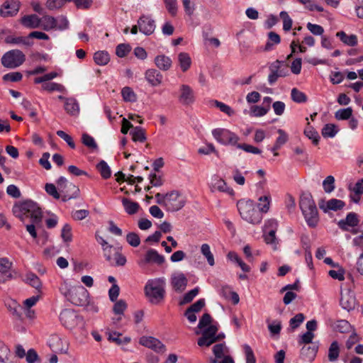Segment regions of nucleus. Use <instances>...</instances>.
Segmentation results:
<instances>
[{
    "instance_id": "1",
    "label": "nucleus",
    "mask_w": 363,
    "mask_h": 363,
    "mask_svg": "<svg viewBox=\"0 0 363 363\" xmlns=\"http://www.w3.org/2000/svg\"><path fill=\"white\" fill-rule=\"evenodd\" d=\"M61 294L72 303L84 306L89 303V294L82 286H72L67 281H64L60 286Z\"/></svg>"
},
{
    "instance_id": "2",
    "label": "nucleus",
    "mask_w": 363,
    "mask_h": 363,
    "mask_svg": "<svg viewBox=\"0 0 363 363\" xmlns=\"http://www.w3.org/2000/svg\"><path fill=\"white\" fill-rule=\"evenodd\" d=\"M13 214L23 220L30 217L34 223H38L42 219V211L38 205L30 200L25 201L16 204L13 207Z\"/></svg>"
},
{
    "instance_id": "3",
    "label": "nucleus",
    "mask_w": 363,
    "mask_h": 363,
    "mask_svg": "<svg viewBox=\"0 0 363 363\" xmlns=\"http://www.w3.org/2000/svg\"><path fill=\"white\" fill-rule=\"evenodd\" d=\"M155 199L157 204L171 212L179 211L186 203L184 196L177 191H172L165 194L157 193L155 194Z\"/></svg>"
},
{
    "instance_id": "4",
    "label": "nucleus",
    "mask_w": 363,
    "mask_h": 363,
    "mask_svg": "<svg viewBox=\"0 0 363 363\" xmlns=\"http://www.w3.org/2000/svg\"><path fill=\"white\" fill-rule=\"evenodd\" d=\"M166 279L159 277L149 279L145 286V293L149 301L153 304L159 303L164 296Z\"/></svg>"
},
{
    "instance_id": "5",
    "label": "nucleus",
    "mask_w": 363,
    "mask_h": 363,
    "mask_svg": "<svg viewBox=\"0 0 363 363\" xmlns=\"http://www.w3.org/2000/svg\"><path fill=\"white\" fill-rule=\"evenodd\" d=\"M299 206L307 224L315 227L318 223V216L312 196L310 194H303L300 198Z\"/></svg>"
},
{
    "instance_id": "6",
    "label": "nucleus",
    "mask_w": 363,
    "mask_h": 363,
    "mask_svg": "<svg viewBox=\"0 0 363 363\" xmlns=\"http://www.w3.org/2000/svg\"><path fill=\"white\" fill-rule=\"evenodd\" d=\"M237 206L243 220L253 225L261 223L263 216L252 200H240L238 202Z\"/></svg>"
},
{
    "instance_id": "7",
    "label": "nucleus",
    "mask_w": 363,
    "mask_h": 363,
    "mask_svg": "<svg viewBox=\"0 0 363 363\" xmlns=\"http://www.w3.org/2000/svg\"><path fill=\"white\" fill-rule=\"evenodd\" d=\"M62 324L69 330L78 328L85 330V321L84 318L71 309L63 310L60 315Z\"/></svg>"
},
{
    "instance_id": "8",
    "label": "nucleus",
    "mask_w": 363,
    "mask_h": 363,
    "mask_svg": "<svg viewBox=\"0 0 363 363\" xmlns=\"http://www.w3.org/2000/svg\"><path fill=\"white\" fill-rule=\"evenodd\" d=\"M25 60L26 56L23 52L17 49L6 52L1 60L2 65L9 69H14L21 66Z\"/></svg>"
},
{
    "instance_id": "9",
    "label": "nucleus",
    "mask_w": 363,
    "mask_h": 363,
    "mask_svg": "<svg viewBox=\"0 0 363 363\" xmlns=\"http://www.w3.org/2000/svg\"><path fill=\"white\" fill-rule=\"evenodd\" d=\"M214 139L223 145L236 146L240 138L235 133L225 128H215L212 130Z\"/></svg>"
},
{
    "instance_id": "10",
    "label": "nucleus",
    "mask_w": 363,
    "mask_h": 363,
    "mask_svg": "<svg viewBox=\"0 0 363 363\" xmlns=\"http://www.w3.org/2000/svg\"><path fill=\"white\" fill-rule=\"evenodd\" d=\"M104 256L106 260L115 267L124 266L126 263V258L120 252L118 247H114L111 245H106L103 249Z\"/></svg>"
},
{
    "instance_id": "11",
    "label": "nucleus",
    "mask_w": 363,
    "mask_h": 363,
    "mask_svg": "<svg viewBox=\"0 0 363 363\" xmlns=\"http://www.w3.org/2000/svg\"><path fill=\"white\" fill-rule=\"evenodd\" d=\"M57 184L60 191L63 194L62 200L64 202L78 196L79 188L72 183H68L65 177H60L57 181Z\"/></svg>"
},
{
    "instance_id": "12",
    "label": "nucleus",
    "mask_w": 363,
    "mask_h": 363,
    "mask_svg": "<svg viewBox=\"0 0 363 363\" xmlns=\"http://www.w3.org/2000/svg\"><path fill=\"white\" fill-rule=\"evenodd\" d=\"M218 328L216 325H211L202 332V336L198 340V345L200 347H208L217 340L223 338L224 335H216Z\"/></svg>"
},
{
    "instance_id": "13",
    "label": "nucleus",
    "mask_w": 363,
    "mask_h": 363,
    "mask_svg": "<svg viewBox=\"0 0 363 363\" xmlns=\"http://www.w3.org/2000/svg\"><path fill=\"white\" fill-rule=\"evenodd\" d=\"M215 358H211V363H234L233 358L228 355V350L224 343L216 344L213 347Z\"/></svg>"
},
{
    "instance_id": "14",
    "label": "nucleus",
    "mask_w": 363,
    "mask_h": 363,
    "mask_svg": "<svg viewBox=\"0 0 363 363\" xmlns=\"http://www.w3.org/2000/svg\"><path fill=\"white\" fill-rule=\"evenodd\" d=\"M20 6L21 3L18 0H6L0 7V16L9 18L16 16Z\"/></svg>"
},
{
    "instance_id": "15",
    "label": "nucleus",
    "mask_w": 363,
    "mask_h": 363,
    "mask_svg": "<svg viewBox=\"0 0 363 363\" xmlns=\"http://www.w3.org/2000/svg\"><path fill=\"white\" fill-rule=\"evenodd\" d=\"M178 100L180 104L184 106L192 104L195 101L194 90L187 84H182L179 87Z\"/></svg>"
},
{
    "instance_id": "16",
    "label": "nucleus",
    "mask_w": 363,
    "mask_h": 363,
    "mask_svg": "<svg viewBox=\"0 0 363 363\" xmlns=\"http://www.w3.org/2000/svg\"><path fill=\"white\" fill-rule=\"evenodd\" d=\"M358 216L357 213L350 212L345 219L338 221L337 225L340 229L345 231H351L352 233H357V230H352L351 228L358 225L359 224Z\"/></svg>"
},
{
    "instance_id": "17",
    "label": "nucleus",
    "mask_w": 363,
    "mask_h": 363,
    "mask_svg": "<svg viewBox=\"0 0 363 363\" xmlns=\"http://www.w3.org/2000/svg\"><path fill=\"white\" fill-rule=\"evenodd\" d=\"M209 186L212 192L218 191L226 193L229 195L234 194L233 189L229 187L226 182L218 175H213L211 177Z\"/></svg>"
},
{
    "instance_id": "18",
    "label": "nucleus",
    "mask_w": 363,
    "mask_h": 363,
    "mask_svg": "<svg viewBox=\"0 0 363 363\" xmlns=\"http://www.w3.org/2000/svg\"><path fill=\"white\" fill-rule=\"evenodd\" d=\"M13 263L6 257L0 258V282L4 283L14 278L13 272H10Z\"/></svg>"
},
{
    "instance_id": "19",
    "label": "nucleus",
    "mask_w": 363,
    "mask_h": 363,
    "mask_svg": "<svg viewBox=\"0 0 363 363\" xmlns=\"http://www.w3.org/2000/svg\"><path fill=\"white\" fill-rule=\"evenodd\" d=\"M139 343L157 352H164L165 351V346L162 343V342L151 336L141 337L140 338Z\"/></svg>"
},
{
    "instance_id": "20",
    "label": "nucleus",
    "mask_w": 363,
    "mask_h": 363,
    "mask_svg": "<svg viewBox=\"0 0 363 363\" xmlns=\"http://www.w3.org/2000/svg\"><path fill=\"white\" fill-rule=\"evenodd\" d=\"M170 282L176 291L182 292L187 286L188 279L184 273L176 272L172 274Z\"/></svg>"
},
{
    "instance_id": "21",
    "label": "nucleus",
    "mask_w": 363,
    "mask_h": 363,
    "mask_svg": "<svg viewBox=\"0 0 363 363\" xmlns=\"http://www.w3.org/2000/svg\"><path fill=\"white\" fill-rule=\"evenodd\" d=\"M139 30L146 35L152 34L155 30L156 25L153 19L148 16H142L138 21Z\"/></svg>"
},
{
    "instance_id": "22",
    "label": "nucleus",
    "mask_w": 363,
    "mask_h": 363,
    "mask_svg": "<svg viewBox=\"0 0 363 363\" xmlns=\"http://www.w3.org/2000/svg\"><path fill=\"white\" fill-rule=\"evenodd\" d=\"M340 305L343 309L347 311L354 309L356 306V298L354 294L350 291L342 293Z\"/></svg>"
},
{
    "instance_id": "23",
    "label": "nucleus",
    "mask_w": 363,
    "mask_h": 363,
    "mask_svg": "<svg viewBox=\"0 0 363 363\" xmlns=\"http://www.w3.org/2000/svg\"><path fill=\"white\" fill-rule=\"evenodd\" d=\"M345 203L343 201L337 199H331L327 201H321L319 203V207L324 212H328L329 211H338L342 209L345 206Z\"/></svg>"
},
{
    "instance_id": "24",
    "label": "nucleus",
    "mask_w": 363,
    "mask_h": 363,
    "mask_svg": "<svg viewBox=\"0 0 363 363\" xmlns=\"http://www.w3.org/2000/svg\"><path fill=\"white\" fill-rule=\"evenodd\" d=\"M165 261V258L163 255H160L157 250L154 249H150L146 252L145 259L139 262L140 265H143L146 263H155L158 265L162 264Z\"/></svg>"
},
{
    "instance_id": "25",
    "label": "nucleus",
    "mask_w": 363,
    "mask_h": 363,
    "mask_svg": "<svg viewBox=\"0 0 363 363\" xmlns=\"http://www.w3.org/2000/svg\"><path fill=\"white\" fill-rule=\"evenodd\" d=\"M145 79L152 86H157L162 84L163 76L156 69H148L145 72Z\"/></svg>"
},
{
    "instance_id": "26",
    "label": "nucleus",
    "mask_w": 363,
    "mask_h": 363,
    "mask_svg": "<svg viewBox=\"0 0 363 363\" xmlns=\"http://www.w3.org/2000/svg\"><path fill=\"white\" fill-rule=\"evenodd\" d=\"M64 108L66 112L72 116H77L79 114V105L74 98L70 97L65 99Z\"/></svg>"
},
{
    "instance_id": "27",
    "label": "nucleus",
    "mask_w": 363,
    "mask_h": 363,
    "mask_svg": "<svg viewBox=\"0 0 363 363\" xmlns=\"http://www.w3.org/2000/svg\"><path fill=\"white\" fill-rule=\"evenodd\" d=\"M21 24L28 28L40 27V18L35 14L26 15L21 18Z\"/></svg>"
},
{
    "instance_id": "28",
    "label": "nucleus",
    "mask_w": 363,
    "mask_h": 363,
    "mask_svg": "<svg viewBox=\"0 0 363 363\" xmlns=\"http://www.w3.org/2000/svg\"><path fill=\"white\" fill-rule=\"evenodd\" d=\"M155 64L160 70L167 71L171 68L172 61L169 57L160 55L155 57Z\"/></svg>"
},
{
    "instance_id": "29",
    "label": "nucleus",
    "mask_w": 363,
    "mask_h": 363,
    "mask_svg": "<svg viewBox=\"0 0 363 363\" xmlns=\"http://www.w3.org/2000/svg\"><path fill=\"white\" fill-rule=\"evenodd\" d=\"M318 351V346L315 345H306L303 346L301 350V357L308 361H312Z\"/></svg>"
},
{
    "instance_id": "30",
    "label": "nucleus",
    "mask_w": 363,
    "mask_h": 363,
    "mask_svg": "<svg viewBox=\"0 0 363 363\" xmlns=\"http://www.w3.org/2000/svg\"><path fill=\"white\" fill-rule=\"evenodd\" d=\"M200 251L203 257L206 259L208 265L213 267L215 265V259L209 245L206 243L202 244L200 247Z\"/></svg>"
},
{
    "instance_id": "31",
    "label": "nucleus",
    "mask_w": 363,
    "mask_h": 363,
    "mask_svg": "<svg viewBox=\"0 0 363 363\" xmlns=\"http://www.w3.org/2000/svg\"><path fill=\"white\" fill-rule=\"evenodd\" d=\"M336 36L345 45L348 46H354L357 44V38L356 35L352 34L347 35L344 31H340L336 33Z\"/></svg>"
},
{
    "instance_id": "32",
    "label": "nucleus",
    "mask_w": 363,
    "mask_h": 363,
    "mask_svg": "<svg viewBox=\"0 0 363 363\" xmlns=\"http://www.w3.org/2000/svg\"><path fill=\"white\" fill-rule=\"evenodd\" d=\"M178 62L182 72H186L191 67V59L186 52H180L178 55Z\"/></svg>"
},
{
    "instance_id": "33",
    "label": "nucleus",
    "mask_w": 363,
    "mask_h": 363,
    "mask_svg": "<svg viewBox=\"0 0 363 363\" xmlns=\"http://www.w3.org/2000/svg\"><path fill=\"white\" fill-rule=\"evenodd\" d=\"M94 60L96 65L104 66L110 61V55L106 51H97L94 55Z\"/></svg>"
},
{
    "instance_id": "34",
    "label": "nucleus",
    "mask_w": 363,
    "mask_h": 363,
    "mask_svg": "<svg viewBox=\"0 0 363 363\" xmlns=\"http://www.w3.org/2000/svg\"><path fill=\"white\" fill-rule=\"evenodd\" d=\"M271 196L269 194L260 196L258 199V208L261 214L266 213L269 211L271 203Z\"/></svg>"
},
{
    "instance_id": "35",
    "label": "nucleus",
    "mask_w": 363,
    "mask_h": 363,
    "mask_svg": "<svg viewBox=\"0 0 363 363\" xmlns=\"http://www.w3.org/2000/svg\"><path fill=\"white\" fill-rule=\"evenodd\" d=\"M40 27L45 30L55 29V18L51 16H44L40 18Z\"/></svg>"
},
{
    "instance_id": "36",
    "label": "nucleus",
    "mask_w": 363,
    "mask_h": 363,
    "mask_svg": "<svg viewBox=\"0 0 363 363\" xmlns=\"http://www.w3.org/2000/svg\"><path fill=\"white\" fill-rule=\"evenodd\" d=\"M338 127L333 123H328L324 125L322 129L321 133L324 138H334L338 133Z\"/></svg>"
},
{
    "instance_id": "37",
    "label": "nucleus",
    "mask_w": 363,
    "mask_h": 363,
    "mask_svg": "<svg viewBox=\"0 0 363 363\" xmlns=\"http://www.w3.org/2000/svg\"><path fill=\"white\" fill-rule=\"evenodd\" d=\"M122 203L125 212L130 215L137 213L140 207L137 202L132 201L126 198L123 199Z\"/></svg>"
},
{
    "instance_id": "38",
    "label": "nucleus",
    "mask_w": 363,
    "mask_h": 363,
    "mask_svg": "<svg viewBox=\"0 0 363 363\" xmlns=\"http://www.w3.org/2000/svg\"><path fill=\"white\" fill-rule=\"evenodd\" d=\"M130 133L134 142L143 143L147 139L145 132L141 127L137 126L133 128Z\"/></svg>"
},
{
    "instance_id": "39",
    "label": "nucleus",
    "mask_w": 363,
    "mask_h": 363,
    "mask_svg": "<svg viewBox=\"0 0 363 363\" xmlns=\"http://www.w3.org/2000/svg\"><path fill=\"white\" fill-rule=\"evenodd\" d=\"M26 283L32 287L39 290L42 286V283L36 274L32 272L27 273L25 277Z\"/></svg>"
},
{
    "instance_id": "40",
    "label": "nucleus",
    "mask_w": 363,
    "mask_h": 363,
    "mask_svg": "<svg viewBox=\"0 0 363 363\" xmlns=\"http://www.w3.org/2000/svg\"><path fill=\"white\" fill-rule=\"evenodd\" d=\"M121 95L123 100L126 102H135L137 100V96L132 88L125 86L121 90Z\"/></svg>"
},
{
    "instance_id": "41",
    "label": "nucleus",
    "mask_w": 363,
    "mask_h": 363,
    "mask_svg": "<svg viewBox=\"0 0 363 363\" xmlns=\"http://www.w3.org/2000/svg\"><path fill=\"white\" fill-rule=\"evenodd\" d=\"M304 135L312 140L314 145H318L320 139L318 133L308 123L307 127L304 130Z\"/></svg>"
},
{
    "instance_id": "42",
    "label": "nucleus",
    "mask_w": 363,
    "mask_h": 363,
    "mask_svg": "<svg viewBox=\"0 0 363 363\" xmlns=\"http://www.w3.org/2000/svg\"><path fill=\"white\" fill-rule=\"evenodd\" d=\"M42 89L45 91H60V92H64L65 91V88L63 85L55 83V82H43L42 83Z\"/></svg>"
},
{
    "instance_id": "43",
    "label": "nucleus",
    "mask_w": 363,
    "mask_h": 363,
    "mask_svg": "<svg viewBox=\"0 0 363 363\" xmlns=\"http://www.w3.org/2000/svg\"><path fill=\"white\" fill-rule=\"evenodd\" d=\"M6 42L8 43L13 44V45H23L26 46H31L33 45V42L29 40L28 36L26 38L24 37H9L6 39Z\"/></svg>"
},
{
    "instance_id": "44",
    "label": "nucleus",
    "mask_w": 363,
    "mask_h": 363,
    "mask_svg": "<svg viewBox=\"0 0 363 363\" xmlns=\"http://www.w3.org/2000/svg\"><path fill=\"white\" fill-rule=\"evenodd\" d=\"M340 354V347L337 341L331 343L328 350V359L334 362L337 359Z\"/></svg>"
},
{
    "instance_id": "45",
    "label": "nucleus",
    "mask_w": 363,
    "mask_h": 363,
    "mask_svg": "<svg viewBox=\"0 0 363 363\" xmlns=\"http://www.w3.org/2000/svg\"><path fill=\"white\" fill-rule=\"evenodd\" d=\"M291 97L294 102L298 104L304 103L307 101L306 95L296 88L291 89Z\"/></svg>"
},
{
    "instance_id": "46",
    "label": "nucleus",
    "mask_w": 363,
    "mask_h": 363,
    "mask_svg": "<svg viewBox=\"0 0 363 363\" xmlns=\"http://www.w3.org/2000/svg\"><path fill=\"white\" fill-rule=\"evenodd\" d=\"M98 171L100 172L104 179H108L111 175V171L108 164L101 160L96 166Z\"/></svg>"
},
{
    "instance_id": "47",
    "label": "nucleus",
    "mask_w": 363,
    "mask_h": 363,
    "mask_svg": "<svg viewBox=\"0 0 363 363\" xmlns=\"http://www.w3.org/2000/svg\"><path fill=\"white\" fill-rule=\"evenodd\" d=\"M333 327L337 331L345 333L349 332L351 325L346 320H339L334 323Z\"/></svg>"
},
{
    "instance_id": "48",
    "label": "nucleus",
    "mask_w": 363,
    "mask_h": 363,
    "mask_svg": "<svg viewBox=\"0 0 363 363\" xmlns=\"http://www.w3.org/2000/svg\"><path fill=\"white\" fill-rule=\"evenodd\" d=\"M305 316L303 313H298L289 320V329L291 331L296 329L303 322Z\"/></svg>"
},
{
    "instance_id": "49",
    "label": "nucleus",
    "mask_w": 363,
    "mask_h": 363,
    "mask_svg": "<svg viewBox=\"0 0 363 363\" xmlns=\"http://www.w3.org/2000/svg\"><path fill=\"white\" fill-rule=\"evenodd\" d=\"M352 114V109L350 107L342 108L337 111L335 113V117L337 120H347L351 118Z\"/></svg>"
},
{
    "instance_id": "50",
    "label": "nucleus",
    "mask_w": 363,
    "mask_h": 363,
    "mask_svg": "<svg viewBox=\"0 0 363 363\" xmlns=\"http://www.w3.org/2000/svg\"><path fill=\"white\" fill-rule=\"evenodd\" d=\"M11 356L9 348L5 345H0V361L3 363H10V357Z\"/></svg>"
},
{
    "instance_id": "51",
    "label": "nucleus",
    "mask_w": 363,
    "mask_h": 363,
    "mask_svg": "<svg viewBox=\"0 0 363 363\" xmlns=\"http://www.w3.org/2000/svg\"><path fill=\"white\" fill-rule=\"evenodd\" d=\"M211 103L212 105L218 108L222 112L226 113L228 116H231L234 114V111L228 105L217 100H213Z\"/></svg>"
},
{
    "instance_id": "52",
    "label": "nucleus",
    "mask_w": 363,
    "mask_h": 363,
    "mask_svg": "<svg viewBox=\"0 0 363 363\" xmlns=\"http://www.w3.org/2000/svg\"><path fill=\"white\" fill-rule=\"evenodd\" d=\"M199 288L196 287L187 293H186L182 298V300L180 301V304H186L188 303H190L199 294Z\"/></svg>"
},
{
    "instance_id": "53",
    "label": "nucleus",
    "mask_w": 363,
    "mask_h": 363,
    "mask_svg": "<svg viewBox=\"0 0 363 363\" xmlns=\"http://www.w3.org/2000/svg\"><path fill=\"white\" fill-rule=\"evenodd\" d=\"M323 186L326 193H331L335 189V178L328 176L323 182Z\"/></svg>"
},
{
    "instance_id": "54",
    "label": "nucleus",
    "mask_w": 363,
    "mask_h": 363,
    "mask_svg": "<svg viewBox=\"0 0 363 363\" xmlns=\"http://www.w3.org/2000/svg\"><path fill=\"white\" fill-rule=\"evenodd\" d=\"M279 15H280V17L283 20L284 30L289 31L291 28V26H292V23H293L292 19L291 18V17L289 16V14L286 11L280 12Z\"/></svg>"
},
{
    "instance_id": "55",
    "label": "nucleus",
    "mask_w": 363,
    "mask_h": 363,
    "mask_svg": "<svg viewBox=\"0 0 363 363\" xmlns=\"http://www.w3.org/2000/svg\"><path fill=\"white\" fill-rule=\"evenodd\" d=\"M55 25L56 30H63L68 28L69 21L66 17L63 16H60L55 18Z\"/></svg>"
},
{
    "instance_id": "56",
    "label": "nucleus",
    "mask_w": 363,
    "mask_h": 363,
    "mask_svg": "<svg viewBox=\"0 0 363 363\" xmlns=\"http://www.w3.org/2000/svg\"><path fill=\"white\" fill-rule=\"evenodd\" d=\"M276 65L277 63H272L269 66L270 73L268 76V82L270 85L274 84L279 77L277 72V67H276Z\"/></svg>"
},
{
    "instance_id": "57",
    "label": "nucleus",
    "mask_w": 363,
    "mask_h": 363,
    "mask_svg": "<svg viewBox=\"0 0 363 363\" xmlns=\"http://www.w3.org/2000/svg\"><path fill=\"white\" fill-rule=\"evenodd\" d=\"M127 308V304L125 301L119 300L113 306V311L115 314L121 315Z\"/></svg>"
},
{
    "instance_id": "58",
    "label": "nucleus",
    "mask_w": 363,
    "mask_h": 363,
    "mask_svg": "<svg viewBox=\"0 0 363 363\" xmlns=\"http://www.w3.org/2000/svg\"><path fill=\"white\" fill-rule=\"evenodd\" d=\"M82 140L83 144L85 146H86L87 147L91 148V149L97 148V145H96L95 140L94 139L93 137L90 136L87 133H84L82 135Z\"/></svg>"
},
{
    "instance_id": "59",
    "label": "nucleus",
    "mask_w": 363,
    "mask_h": 363,
    "mask_svg": "<svg viewBox=\"0 0 363 363\" xmlns=\"http://www.w3.org/2000/svg\"><path fill=\"white\" fill-rule=\"evenodd\" d=\"M308 30L315 35H322L324 33L323 28L318 24H313L312 23H308L306 24Z\"/></svg>"
},
{
    "instance_id": "60",
    "label": "nucleus",
    "mask_w": 363,
    "mask_h": 363,
    "mask_svg": "<svg viewBox=\"0 0 363 363\" xmlns=\"http://www.w3.org/2000/svg\"><path fill=\"white\" fill-rule=\"evenodd\" d=\"M268 112L266 109L261 106H252L250 108V115L254 117H262L266 115Z\"/></svg>"
},
{
    "instance_id": "61",
    "label": "nucleus",
    "mask_w": 363,
    "mask_h": 363,
    "mask_svg": "<svg viewBox=\"0 0 363 363\" xmlns=\"http://www.w3.org/2000/svg\"><path fill=\"white\" fill-rule=\"evenodd\" d=\"M166 9L172 16H175L177 13V0H164Z\"/></svg>"
},
{
    "instance_id": "62",
    "label": "nucleus",
    "mask_w": 363,
    "mask_h": 363,
    "mask_svg": "<svg viewBox=\"0 0 363 363\" xmlns=\"http://www.w3.org/2000/svg\"><path fill=\"white\" fill-rule=\"evenodd\" d=\"M243 350L245 354L246 363H255L256 359L252 348L248 345H244Z\"/></svg>"
},
{
    "instance_id": "63",
    "label": "nucleus",
    "mask_w": 363,
    "mask_h": 363,
    "mask_svg": "<svg viewBox=\"0 0 363 363\" xmlns=\"http://www.w3.org/2000/svg\"><path fill=\"white\" fill-rule=\"evenodd\" d=\"M126 240L130 245L135 247L140 244V237L135 233H128L126 236Z\"/></svg>"
},
{
    "instance_id": "64",
    "label": "nucleus",
    "mask_w": 363,
    "mask_h": 363,
    "mask_svg": "<svg viewBox=\"0 0 363 363\" xmlns=\"http://www.w3.org/2000/svg\"><path fill=\"white\" fill-rule=\"evenodd\" d=\"M149 179L152 186L159 187L162 186L164 184L162 177L155 173L149 175Z\"/></svg>"
}]
</instances>
